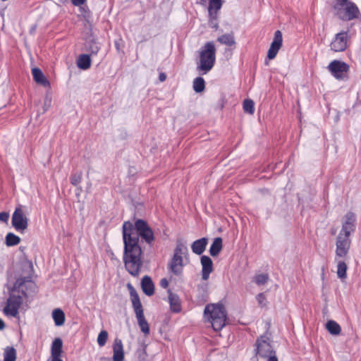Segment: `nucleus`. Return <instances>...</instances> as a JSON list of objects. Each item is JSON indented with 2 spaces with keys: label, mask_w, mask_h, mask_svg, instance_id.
I'll return each instance as SVG.
<instances>
[{
  "label": "nucleus",
  "mask_w": 361,
  "mask_h": 361,
  "mask_svg": "<svg viewBox=\"0 0 361 361\" xmlns=\"http://www.w3.org/2000/svg\"><path fill=\"white\" fill-rule=\"evenodd\" d=\"M122 234L125 267L130 275L137 276L143 264L139 238L151 245L154 240V232L146 221L137 219L134 224L128 221H125L122 226Z\"/></svg>",
  "instance_id": "obj_1"
},
{
  "label": "nucleus",
  "mask_w": 361,
  "mask_h": 361,
  "mask_svg": "<svg viewBox=\"0 0 361 361\" xmlns=\"http://www.w3.org/2000/svg\"><path fill=\"white\" fill-rule=\"evenodd\" d=\"M35 285L30 276L18 278L14 283L12 293L8 298L4 307V314L9 317H17L23 298H27L29 291H34Z\"/></svg>",
  "instance_id": "obj_2"
},
{
  "label": "nucleus",
  "mask_w": 361,
  "mask_h": 361,
  "mask_svg": "<svg viewBox=\"0 0 361 361\" xmlns=\"http://www.w3.org/2000/svg\"><path fill=\"white\" fill-rule=\"evenodd\" d=\"M204 318L212 325L215 331H221L226 323L227 314L222 304H208L204 310Z\"/></svg>",
  "instance_id": "obj_3"
},
{
  "label": "nucleus",
  "mask_w": 361,
  "mask_h": 361,
  "mask_svg": "<svg viewBox=\"0 0 361 361\" xmlns=\"http://www.w3.org/2000/svg\"><path fill=\"white\" fill-rule=\"evenodd\" d=\"M200 59L197 70L202 75L209 73L216 61V48L213 42H207L199 51Z\"/></svg>",
  "instance_id": "obj_4"
},
{
  "label": "nucleus",
  "mask_w": 361,
  "mask_h": 361,
  "mask_svg": "<svg viewBox=\"0 0 361 361\" xmlns=\"http://www.w3.org/2000/svg\"><path fill=\"white\" fill-rule=\"evenodd\" d=\"M128 288L130 290V300L140 330L145 334H149V326L147 320L145 319L140 297L131 284L128 283Z\"/></svg>",
  "instance_id": "obj_5"
},
{
  "label": "nucleus",
  "mask_w": 361,
  "mask_h": 361,
  "mask_svg": "<svg viewBox=\"0 0 361 361\" xmlns=\"http://www.w3.org/2000/svg\"><path fill=\"white\" fill-rule=\"evenodd\" d=\"M341 7L337 10L336 15L343 21H350L357 19L360 12L357 5L351 1L340 2Z\"/></svg>",
  "instance_id": "obj_6"
},
{
  "label": "nucleus",
  "mask_w": 361,
  "mask_h": 361,
  "mask_svg": "<svg viewBox=\"0 0 361 361\" xmlns=\"http://www.w3.org/2000/svg\"><path fill=\"white\" fill-rule=\"evenodd\" d=\"M223 3V0H209L208 2V24L215 30L219 28V17Z\"/></svg>",
  "instance_id": "obj_7"
},
{
  "label": "nucleus",
  "mask_w": 361,
  "mask_h": 361,
  "mask_svg": "<svg viewBox=\"0 0 361 361\" xmlns=\"http://www.w3.org/2000/svg\"><path fill=\"white\" fill-rule=\"evenodd\" d=\"M327 69L336 80H345L348 78L350 66L344 61L334 60L328 65Z\"/></svg>",
  "instance_id": "obj_8"
},
{
  "label": "nucleus",
  "mask_w": 361,
  "mask_h": 361,
  "mask_svg": "<svg viewBox=\"0 0 361 361\" xmlns=\"http://www.w3.org/2000/svg\"><path fill=\"white\" fill-rule=\"evenodd\" d=\"M350 36L348 31L342 30L336 34L330 43V49L334 52L346 50L350 44Z\"/></svg>",
  "instance_id": "obj_9"
},
{
  "label": "nucleus",
  "mask_w": 361,
  "mask_h": 361,
  "mask_svg": "<svg viewBox=\"0 0 361 361\" xmlns=\"http://www.w3.org/2000/svg\"><path fill=\"white\" fill-rule=\"evenodd\" d=\"M11 224L17 231L23 232L28 226V219L25 215L24 207L19 204L12 215Z\"/></svg>",
  "instance_id": "obj_10"
},
{
  "label": "nucleus",
  "mask_w": 361,
  "mask_h": 361,
  "mask_svg": "<svg viewBox=\"0 0 361 361\" xmlns=\"http://www.w3.org/2000/svg\"><path fill=\"white\" fill-rule=\"evenodd\" d=\"M255 351L256 355L264 358L276 352L271 345L269 339L267 336H261L257 338L255 343Z\"/></svg>",
  "instance_id": "obj_11"
},
{
  "label": "nucleus",
  "mask_w": 361,
  "mask_h": 361,
  "mask_svg": "<svg viewBox=\"0 0 361 361\" xmlns=\"http://www.w3.org/2000/svg\"><path fill=\"white\" fill-rule=\"evenodd\" d=\"M351 240L349 237L338 234L336 243V256L338 257H345L350 250Z\"/></svg>",
  "instance_id": "obj_12"
},
{
  "label": "nucleus",
  "mask_w": 361,
  "mask_h": 361,
  "mask_svg": "<svg viewBox=\"0 0 361 361\" xmlns=\"http://www.w3.org/2000/svg\"><path fill=\"white\" fill-rule=\"evenodd\" d=\"M283 44V36L282 32L280 30H276L274 32V37L272 42L271 43L270 47L267 52V59L269 60L274 59L279 49L281 48Z\"/></svg>",
  "instance_id": "obj_13"
},
{
  "label": "nucleus",
  "mask_w": 361,
  "mask_h": 361,
  "mask_svg": "<svg viewBox=\"0 0 361 361\" xmlns=\"http://www.w3.org/2000/svg\"><path fill=\"white\" fill-rule=\"evenodd\" d=\"M355 215L352 212L347 213L345 216L342 224V228L339 234L343 235L350 238V235L355 230Z\"/></svg>",
  "instance_id": "obj_14"
},
{
  "label": "nucleus",
  "mask_w": 361,
  "mask_h": 361,
  "mask_svg": "<svg viewBox=\"0 0 361 361\" xmlns=\"http://www.w3.org/2000/svg\"><path fill=\"white\" fill-rule=\"evenodd\" d=\"M184 260L185 259L181 257H172L168 264L169 270L176 276H180L185 264Z\"/></svg>",
  "instance_id": "obj_15"
},
{
  "label": "nucleus",
  "mask_w": 361,
  "mask_h": 361,
  "mask_svg": "<svg viewBox=\"0 0 361 361\" xmlns=\"http://www.w3.org/2000/svg\"><path fill=\"white\" fill-rule=\"evenodd\" d=\"M200 262L202 265V279L206 281L213 271V262L211 258L207 255L201 257Z\"/></svg>",
  "instance_id": "obj_16"
},
{
  "label": "nucleus",
  "mask_w": 361,
  "mask_h": 361,
  "mask_svg": "<svg viewBox=\"0 0 361 361\" xmlns=\"http://www.w3.org/2000/svg\"><path fill=\"white\" fill-rule=\"evenodd\" d=\"M113 361H123L124 360V351L122 341L116 338L113 344Z\"/></svg>",
  "instance_id": "obj_17"
},
{
  "label": "nucleus",
  "mask_w": 361,
  "mask_h": 361,
  "mask_svg": "<svg viewBox=\"0 0 361 361\" xmlns=\"http://www.w3.org/2000/svg\"><path fill=\"white\" fill-rule=\"evenodd\" d=\"M168 293L171 310L175 313L180 312L181 311V303L179 296L172 293L170 289L168 290Z\"/></svg>",
  "instance_id": "obj_18"
},
{
  "label": "nucleus",
  "mask_w": 361,
  "mask_h": 361,
  "mask_svg": "<svg viewBox=\"0 0 361 361\" xmlns=\"http://www.w3.org/2000/svg\"><path fill=\"white\" fill-rule=\"evenodd\" d=\"M173 257H181L187 262L189 261L188 249L181 240L177 241Z\"/></svg>",
  "instance_id": "obj_19"
},
{
  "label": "nucleus",
  "mask_w": 361,
  "mask_h": 361,
  "mask_svg": "<svg viewBox=\"0 0 361 361\" xmlns=\"http://www.w3.org/2000/svg\"><path fill=\"white\" fill-rule=\"evenodd\" d=\"M142 291L145 295L151 296L154 293V285L152 279L148 276H145L141 281Z\"/></svg>",
  "instance_id": "obj_20"
},
{
  "label": "nucleus",
  "mask_w": 361,
  "mask_h": 361,
  "mask_svg": "<svg viewBox=\"0 0 361 361\" xmlns=\"http://www.w3.org/2000/svg\"><path fill=\"white\" fill-rule=\"evenodd\" d=\"M207 242L206 238H202L195 240L191 245L192 251L196 255H202L206 249Z\"/></svg>",
  "instance_id": "obj_21"
},
{
  "label": "nucleus",
  "mask_w": 361,
  "mask_h": 361,
  "mask_svg": "<svg viewBox=\"0 0 361 361\" xmlns=\"http://www.w3.org/2000/svg\"><path fill=\"white\" fill-rule=\"evenodd\" d=\"M32 73L34 80L39 84L42 85L44 87L49 85V82L45 78L42 71L38 68H34L32 69Z\"/></svg>",
  "instance_id": "obj_22"
},
{
  "label": "nucleus",
  "mask_w": 361,
  "mask_h": 361,
  "mask_svg": "<svg viewBox=\"0 0 361 361\" xmlns=\"http://www.w3.org/2000/svg\"><path fill=\"white\" fill-rule=\"evenodd\" d=\"M63 342L60 338H55L51 346V357H61L62 353Z\"/></svg>",
  "instance_id": "obj_23"
},
{
  "label": "nucleus",
  "mask_w": 361,
  "mask_h": 361,
  "mask_svg": "<svg viewBox=\"0 0 361 361\" xmlns=\"http://www.w3.org/2000/svg\"><path fill=\"white\" fill-rule=\"evenodd\" d=\"M77 66L82 70H87L91 66V59L87 54H81L77 60Z\"/></svg>",
  "instance_id": "obj_24"
},
{
  "label": "nucleus",
  "mask_w": 361,
  "mask_h": 361,
  "mask_svg": "<svg viewBox=\"0 0 361 361\" xmlns=\"http://www.w3.org/2000/svg\"><path fill=\"white\" fill-rule=\"evenodd\" d=\"M222 249V239L219 237L216 238L209 248V254L213 256H217Z\"/></svg>",
  "instance_id": "obj_25"
},
{
  "label": "nucleus",
  "mask_w": 361,
  "mask_h": 361,
  "mask_svg": "<svg viewBox=\"0 0 361 361\" xmlns=\"http://www.w3.org/2000/svg\"><path fill=\"white\" fill-rule=\"evenodd\" d=\"M347 269L348 267L344 261H338L336 274L338 279L343 281L347 278Z\"/></svg>",
  "instance_id": "obj_26"
},
{
  "label": "nucleus",
  "mask_w": 361,
  "mask_h": 361,
  "mask_svg": "<svg viewBox=\"0 0 361 361\" xmlns=\"http://www.w3.org/2000/svg\"><path fill=\"white\" fill-rule=\"evenodd\" d=\"M217 41L222 44L227 46H233L235 44L234 36L233 33H227L219 36Z\"/></svg>",
  "instance_id": "obj_27"
},
{
  "label": "nucleus",
  "mask_w": 361,
  "mask_h": 361,
  "mask_svg": "<svg viewBox=\"0 0 361 361\" xmlns=\"http://www.w3.org/2000/svg\"><path fill=\"white\" fill-rule=\"evenodd\" d=\"M52 317L56 326H62L65 322V314L60 309H55L52 312Z\"/></svg>",
  "instance_id": "obj_28"
},
{
  "label": "nucleus",
  "mask_w": 361,
  "mask_h": 361,
  "mask_svg": "<svg viewBox=\"0 0 361 361\" xmlns=\"http://www.w3.org/2000/svg\"><path fill=\"white\" fill-rule=\"evenodd\" d=\"M16 350L12 346L6 347L4 352V361H16Z\"/></svg>",
  "instance_id": "obj_29"
},
{
  "label": "nucleus",
  "mask_w": 361,
  "mask_h": 361,
  "mask_svg": "<svg viewBox=\"0 0 361 361\" xmlns=\"http://www.w3.org/2000/svg\"><path fill=\"white\" fill-rule=\"evenodd\" d=\"M326 328L331 334L334 336L340 334L341 331V326L334 320L327 322Z\"/></svg>",
  "instance_id": "obj_30"
},
{
  "label": "nucleus",
  "mask_w": 361,
  "mask_h": 361,
  "mask_svg": "<svg viewBox=\"0 0 361 361\" xmlns=\"http://www.w3.org/2000/svg\"><path fill=\"white\" fill-rule=\"evenodd\" d=\"M193 90L197 93H200L204 90L205 81L202 77L195 78L192 84Z\"/></svg>",
  "instance_id": "obj_31"
},
{
  "label": "nucleus",
  "mask_w": 361,
  "mask_h": 361,
  "mask_svg": "<svg viewBox=\"0 0 361 361\" xmlns=\"http://www.w3.org/2000/svg\"><path fill=\"white\" fill-rule=\"evenodd\" d=\"M5 240L6 245L8 247L16 245L20 241V237H18V235H15L13 233H7Z\"/></svg>",
  "instance_id": "obj_32"
},
{
  "label": "nucleus",
  "mask_w": 361,
  "mask_h": 361,
  "mask_svg": "<svg viewBox=\"0 0 361 361\" xmlns=\"http://www.w3.org/2000/svg\"><path fill=\"white\" fill-rule=\"evenodd\" d=\"M243 110L245 112L250 114H253L255 112V104L250 99H247L243 102Z\"/></svg>",
  "instance_id": "obj_33"
},
{
  "label": "nucleus",
  "mask_w": 361,
  "mask_h": 361,
  "mask_svg": "<svg viewBox=\"0 0 361 361\" xmlns=\"http://www.w3.org/2000/svg\"><path fill=\"white\" fill-rule=\"evenodd\" d=\"M108 339V332L105 330H102L98 335L97 343L100 347H103Z\"/></svg>",
  "instance_id": "obj_34"
},
{
  "label": "nucleus",
  "mask_w": 361,
  "mask_h": 361,
  "mask_svg": "<svg viewBox=\"0 0 361 361\" xmlns=\"http://www.w3.org/2000/svg\"><path fill=\"white\" fill-rule=\"evenodd\" d=\"M268 279H269V276L267 274H257L255 276V282L258 286L265 284L267 282Z\"/></svg>",
  "instance_id": "obj_35"
},
{
  "label": "nucleus",
  "mask_w": 361,
  "mask_h": 361,
  "mask_svg": "<svg viewBox=\"0 0 361 361\" xmlns=\"http://www.w3.org/2000/svg\"><path fill=\"white\" fill-rule=\"evenodd\" d=\"M82 174L81 173H75L71 176V183L72 185L77 186L81 182Z\"/></svg>",
  "instance_id": "obj_36"
},
{
  "label": "nucleus",
  "mask_w": 361,
  "mask_h": 361,
  "mask_svg": "<svg viewBox=\"0 0 361 361\" xmlns=\"http://www.w3.org/2000/svg\"><path fill=\"white\" fill-rule=\"evenodd\" d=\"M51 105V98L49 95H47L44 97V106H43L44 112L47 111L50 108Z\"/></svg>",
  "instance_id": "obj_37"
},
{
  "label": "nucleus",
  "mask_w": 361,
  "mask_h": 361,
  "mask_svg": "<svg viewBox=\"0 0 361 361\" xmlns=\"http://www.w3.org/2000/svg\"><path fill=\"white\" fill-rule=\"evenodd\" d=\"M9 219V214L8 212H0V221L7 223Z\"/></svg>",
  "instance_id": "obj_38"
},
{
  "label": "nucleus",
  "mask_w": 361,
  "mask_h": 361,
  "mask_svg": "<svg viewBox=\"0 0 361 361\" xmlns=\"http://www.w3.org/2000/svg\"><path fill=\"white\" fill-rule=\"evenodd\" d=\"M90 50L92 54H97L99 50V47L95 42H93V44L90 47Z\"/></svg>",
  "instance_id": "obj_39"
},
{
  "label": "nucleus",
  "mask_w": 361,
  "mask_h": 361,
  "mask_svg": "<svg viewBox=\"0 0 361 361\" xmlns=\"http://www.w3.org/2000/svg\"><path fill=\"white\" fill-rule=\"evenodd\" d=\"M266 358H267V361H279L276 352L272 353V354L267 356Z\"/></svg>",
  "instance_id": "obj_40"
},
{
  "label": "nucleus",
  "mask_w": 361,
  "mask_h": 361,
  "mask_svg": "<svg viewBox=\"0 0 361 361\" xmlns=\"http://www.w3.org/2000/svg\"><path fill=\"white\" fill-rule=\"evenodd\" d=\"M257 300L258 301V302L260 304V305H263L264 304V301L265 300V297H264V293H259L257 295Z\"/></svg>",
  "instance_id": "obj_41"
},
{
  "label": "nucleus",
  "mask_w": 361,
  "mask_h": 361,
  "mask_svg": "<svg viewBox=\"0 0 361 361\" xmlns=\"http://www.w3.org/2000/svg\"><path fill=\"white\" fill-rule=\"evenodd\" d=\"M160 286L164 288H166L169 286L168 280L166 279H162L160 281Z\"/></svg>",
  "instance_id": "obj_42"
},
{
  "label": "nucleus",
  "mask_w": 361,
  "mask_h": 361,
  "mask_svg": "<svg viewBox=\"0 0 361 361\" xmlns=\"http://www.w3.org/2000/svg\"><path fill=\"white\" fill-rule=\"evenodd\" d=\"M85 1L86 0H71V2L74 6H80L83 4Z\"/></svg>",
  "instance_id": "obj_43"
},
{
  "label": "nucleus",
  "mask_w": 361,
  "mask_h": 361,
  "mask_svg": "<svg viewBox=\"0 0 361 361\" xmlns=\"http://www.w3.org/2000/svg\"><path fill=\"white\" fill-rule=\"evenodd\" d=\"M166 76L164 73H161L159 74V79L160 81L163 82L166 80Z\"/></svg>",
  "instance_id": "obj_44"
},
{
  "label": "nucleus",
  "mask_w": 361,
  "mask_h": 361,
  "mask_svg": "<svg viewBox=\"0 0 361 361\" xmlns=\"http://www.w3.org/2000/svg\"><path fill=\"white\" fill-rule=\"evenodd\" d=\"M5 328L4 322L0 318V330H3Z\"/></svg>",
  "instance_id": "obj_45"
},
{
  "label": "nucleus",
  "mask_w": 361,
  "mask_h": 361,
  "mask_svg": "<svg viewBox=\"0 0 361 361\" xmlns=\"http://www.w3.org/2000/svg\"><path fill=\"white\" fill-rule=\"evenodd\" d=\"M51 361H63L61 357H51Z\"/></svg>",
  "instance_id": "obj_46"
},
{
  "label": "nucleus",
  "mask_w": 361,
  "mask_h": 361,
  "mask_svg": "<svg viewBox=\"0 0 361 361\" xmlns=\"http://www.w3.org/2000/svg\"><path fill=\"white\" fill-rule=\"evenodd\" d=\"M346 1H347V0H338V1L342 2V3H344V2H345Z\"/></svg>",
  "instance_id": "obj_47"
}]
</instances>
